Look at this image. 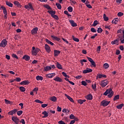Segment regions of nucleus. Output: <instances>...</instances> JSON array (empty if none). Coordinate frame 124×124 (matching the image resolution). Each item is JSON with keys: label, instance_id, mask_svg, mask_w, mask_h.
Instances as JSON below:
<instances>
[{"label": "nucleus", "instance_id": "20e7f679", "mask_svg": "<svg viewBox=\"0 0 124 124\" xmlns=\"http://www.w3.org/2000/svg\"><path fill=\"white\" fill-rule=\"evenodd\" d=\"M1 8L2 9L3 14H4V19H7V11L6 10V8L4 6H1Z\"/></svg>", "mask_w": 124, "mask_h": 124}, {"label": "nucleus", "instance_id": "3c124183", "mask_svg": "<svg viewBox=\"0 0 124 124\" xmlns=\"http://www.w3.org/2000/svg\"><path fill=\"white\" fill-rule=\"evenodd\" d=\"M14 81H16V82H21V78H16V79H14Z\"/></svg>", "mask_w": 124, "mask_h": 124}, {"label": "nucleus", "instance_id": "ea45409f", "mask_svg": "<svg viewBox=\"0 0 124 124\" xmlns=\"http://www.w3.org/2000/svg\"><path fill=\"white\" fill-rule=\"evenodd\" d=\"M51 17H53V18H54V19H55V20H57V21H58L59 20V16H58L57 15H52Z\"/></svg>", "mask_w": 124, "mask_h": 124}, {"label": "nucleus", "instance_id": "a18cd8bd", "mask_svg": "<svg viewBox=\"0 0 124 124\" xmlns=\"http://www.w3.org/2000/svg\"><path fill=\"white\" fill-rule=\"evenodd\" d=\"M103 17L104 21H108V20H109V18L108 17L106 16V15L105 14H104Z\"/></svg>", "mask_w": 124, "mask_h": 124}, {"label": "nucleus", "instance_id": "0e129e2a", "mask_svg": "<svg viewBox=\"0 0 124 124\" xmlns=\"http://www.w3.org/2000/svg\"><path fill=\"white\" fill-rule=\"evenodd\" d=\"M57 109L58 112H61L62 111V108H61L60 107H58Z\"/></svg>", "mask_w": 124, "mask_h": 124}, {"label": "nucleus", "instance_id": "4be33fe9", "mask_svg": "<svg viewBox=\"0 0 124 124\" xmlns=\"http://www.w3.org/2000/svg\"><path fill=\"white\" fill-rule=\"evenodd\" d=\"M118 22H119V18H114L112 21V24H115L116 25V24H117V23H118Z\"/></svg>", "mask_w": 124, "mask_h": 124}, {"label": "nucleus", "instance_id": "680f3d73", "mask_svg": "<svg viewBox=\"0 0 124 124\" xmlns=\"http://www.w3.org/2000/svg\"><path fill=\"white\" fill-rule=\"evenodd\" d=\"M91 31L92 32H96V30L94 28H92Z\"/></svg>", "mask_w": 124, "mask_h": 124}, {"label": "nucleus", "instance_id": "864d4df0", "mask_svg": "<svg viewBox=\"0 0 124 124\" xmlns=\"http://www.w3.org/2000/svg\"><path fill=\"white\" fill-rule=\"evenodd\" d=\"M117 15L119 17H122V16H124V14L122 12H119Z\"/></svg>", "mask_w": 124, "mask_h": 124}, {"label": "nucleus", "instance_id": "cd10ccee", "mask_svg": "<svg viewBox=\"0 0 124 124\" xmlns=\"http://www.w3.org/2000/svg\"><path fill=\"white\" fill-rule=\"evenodd\" d=\"M6 4L8 5V6H9L10 7H13V4L11 3V2L9 1H6Z\"/></svg>", "mask_w": 124, "mask_h": 124}, {"label": "nucleus", "instance_id": "9d476101", "mask_svg": "<svg viewBox=\"0 0 124 124\" xmlns=\"http://www.w3.org/2000/svg\"><path fill=\"white\" fill-rule=\"evenodd\" d=\"M38 31V28L35 27V28H33L31 31V34H36V33H37Z\"/></svg>", "mask_w": 124, "mask_h": 124}, {"label": "nucleus", "instance_id": "5fc2aeb1", "mask_svg": "<svg viewBox=\"0 0 124 124\" xmlns=\"http://www.w3.org/2000/svg\"><path fill=\"white\" fill-rule=\"evenodd\" d=\"M4 101H5V102L6 104H10V103L11 102H10V101L7 100L6 99H5L4 100Z\"/></svg>", "mask_w": 124, "mask_h": 124}, {"label": "nucleus", "instance_id": "7c9ffc66", "mask_svg": "<svg viewBox=\"0 0 124 124\" xmlns=\"http://www.w3.org/2000/svg\"><path fill=\"white\" fill-rule=\"evenodd\" d=\"M47 12L48 13H49V14L51 15V17H52V15H54V14H56V11H54L53 10L48 11Z\"/></svg>", "mask_w": 124, "mask_h": 124}, {"label": "nucleus", "instance_id": "a19ab883", "mask_svg": "<svg viewBox=\"0 0 124 124\" xmlns=\"http://www.w3.org/2000/svg\"><path fill=\"white\" fill-rule=\"evenodd\" d=\"M19 90L21 92H22L26 91V88H25V87L23 86L19 87Z\"/></svg>", "mask_w": 124, "mask_h": 124}, {"label": "nucleus", "instance_id": "39448f33", "mask_svg": "<svg viewBox=\"0 0 124 124\" xmlns=\"http://www.w3.org/2000/svg\"><path fill=\"white\" fill-rule=\"evenodd\" d=\"M108 84H109V82L107 79H105L101 81L100 85L102 88H105V87H106Z\"/></svg>", "mask_w": 124, "mask_h": 124}, {"label": "nucleus", "instance_id": "4c0bfd02", "mask_svg": "<svg viewBox=\"0 0 124 124\" xmlns=\"http://www.w3.org/2000/svg\"><path fill=\"white\" fill-rule=\"evenodd\" d=\"M56 5L58 9H62V5L59 3H56Z\"/></svg>", "mask_w": 124, "mask_h": 124}, {"label": "nucleus", "instance_id": "c756f323", "mask_svg": "<svg viewBox=\"0 0 124 124\" xmlns=\"http://www.w3.org/2000/svg\"><path fill=\"white\" fill-rule=\"evenodd\" d=\"M78 103H79V104H83V103H84V102H86V100H78Z\"/></svg>", "mask_w": 124, "mask_h": 124}, {"label": "nucleus", "instance_id": "052dcab7", "mask_svg": "<svg viewBox=\"0 0 124 124\" xmlns=\"http://www.w3.org/2000/svg\"><path fill=\"white\" fill-rule=\"evenodd\" d=\"M24 7L26 9H28V10H30V9H31V7L29 5H26Z\"/></svg>", "mask_w": 124, "mask_h": 124}, {"label": "nucleus", "instance_id": "f257e3e1", "mask_svg": "<svg viewBox=\"0 0 124 124\" xmlns=\"http://www.w3.org/2000/svg\"><path fill=\"white\" fill-rule=\"evenodd\" d=\"M109 93V94H108ZM104 95H107L109 98H111L113 95H114V92L112 90V88L107 89L106 92L104 93Z\"/></svg>", "mask_w": 124, "mask_h": 124}, {"label": "nucleus", "instance_id": "5701e85b", "mask_svg": "<svg viewBox=\"0 0 124 124\" xmlns=\"http://www.w3.org/2000/svg\"><path fill=\"white\" fill-rule=\"evenodd\" d=\"M50 100L53 101V102H56L57 101V97L56 96H52L50 98Z\"/></svg>", "mask_w": 124, "mask_h": 124}, {"label": "nucleus", "instance_id": "79ce46f5", "mask_svg": "<svg viewBox=\"0 0 124 124\" xmlns=\"http://www.w3.org/2000/svg\"><path fill=\"white\" fill-rule=\"evenodd\" d=\"M67 9L69 12H72V11H73V8L71 6L68 7Z\"/></svg>", "mask_w": 124, "mask_h": 124}, {"label": "nucleus", "instance_id": "473e14b6", "mask_svg": "<svg viewBox=\"0 0 124 124\" xmlns=\"http://www.w3.org/2000/svg\"><path fill=\"white\" fill-rule=\"evenodd\" d=\"M103 67L105 69H108V68H109V64H108V63H105V64H104Z\"/></svg>", "mask_w": 124, "mask_h": 124}, {"label": "nucleus", "instance_id": "c9c22d12", "mask_svg": "<svg viewBox=\"0 0 124 124\" xmlns=\"http://www.w3.org/2000/svg\"><path fill=\"white\" fill-rule=\"evenodd\" d=\"M123 107H124V104H121L116 106L117 109H122Z\"/></svg>", "mask_w": 124, "mask_h": 124}, {"label": "nucleus", "instance_id": "393cba45", "mask_svg": "<svg viewBox=\"0 0 124 124\" xmlns=\"http://www.w3.org/2000/svg\"><path fill=\"white\" fill-rule=\"evenodd\" d=\"M87 98L88 100H92V99H93V95H92V94L87 95Z\"/></svg>", "mask_w": 124, "mask_h": 124}, {"label": "nucleus", "instance_id": "ddd939ff", "mask_svg": "<svg viewBox=\"0 0 124 124\" xmlns=\"http://www.w3.org/2000/svg\"><path fill=\"white\" fill-rule=\"evenodd\" d=\"M54 57H58V56H59V55L61 54V51L60 50H54Z\"/></svg>", "mask_w": 124, "mask_h": 124}, {"label": "nucleus", "instance_id": "37998d69", "mask_svg": "<svg viewBox=\"0 0 124 124\" xmlns=\"http://www.w3.org/2000/svg\"><path fill=\"white\" fill-rule=\"evenodd\" d=\"M96 25H98V21L97 20H95L92 25L93 27H95Z\"/></svg>", "mask_w": 124, "mask_h": 124}, {"label": "nucleus", "instance_id": "774afa93", "mask_svg": "<svg viewBox=\"0 0 124 124\" xmlns=\"http://www.w3.org/2000/svg\"><path fill=\"white\" fill-rule=\"evenodd\" d=\"M20 123H21L22 124H25L26 123L25 122V120L21 119V120L20 121Z\"/></svg>", "mask_w": 124, "mask_h": 124}, {"label": "nucleus", "instance_id": "69168bd1", "mask_svg": "<svg viewBox=\"0 0 124 124\" xmlns=\"http://www.w3.org/2000/svg\"><path fill=\"white\" fill-rule=\"evenodd\" d=\"M13 112V114H16V112H17L18 109H15L13 110H12Z\"/></svg>", "mask_w": 124, "mask_h": 124}, {"label": "nucleus", "instance_id": "f704fd0d", "mask_svg": "<svg viewBox=\"0 0 124 124\" xmlns=\"http://www.w3.org/2000/svg\"><path fill=\"white\" fill-rule=\"evenodd\" d=\"M99 78L100 79L101 78H106L107 77L106 75H101V74H98Z\"/></svg>", "mask_w": 124, "mask_h": 124}, {"label": "nucleus", "instance_id": "412c9836", "mask_svg": "<svg viewBox=\"0 0 124 124\" xmlns=\"http://www.w3.org/2000/svg\"><path fill=\"white\" fill-rule=\"evenodd\" d=\"M56 66L59 69H62V64L59 63V62H57Z\"/></svg>", "mask_w": 124, "mask_h": 124}, {"label": "nucleus", "instance_id": "0eeeda50", "mask_svg": "<svg viewBox=\"0 0 124 124\" xmlns=\"http://www.w3.org/2000/svg\"><path fill=\"white\" fill-rule=\"evenodd\" d=\"M7 45V41L6 39H4L0 44V47H5Z\"/></svg>", "mask_w": 124, "mask_h": 124}, {"label": "nucleus", "instance_id": "e433bc0d", "mask_svg": "<svg viewBox=\"0 0 124 124\" xmlns=\"http://www.w3.org/2000/svg\"><path fill=\"white\" fill-rule=\"evenodd\" d=\"M72 38L74 41H76V42H79L80 40L78 38H76L74 36H72Z\"/></svg>", "mask_w": 124, "mask_h": 124}, {"label": "nucleus", "instance_id": "f8f14e48", "mask_svg": "<svg viewBox=\"0 0 124 124\" xmlns=\"http://www.w3.org/2000/svg\"><path fill=\"white\" fill-rule=\"evenodd\" d=\"M69 21L71 24L72 27H77V24L74 22V20H70Z\"/></svg>", "mask_w": 124, "mask_h": 124}, {"label": "nucleus", "instance_id": "2eb2a0df", "mask_svg": "<svg viewBox=\"0 0 124 124\" xmlns=\"http://www.w3.org/2000/svg\"><path fill=\"white\" fill-rule=\"evenodd\" d=\"M54 81L56 82H62V79L61 78L57 77L55 78L54 79Z\"/></svg>", "mask_w": 124, "mask_h": 124}, {"label": "nucleus", "instance_id": "49530a36", "mask_svg": "<svg viewBox=\"0 0 124 124\" xmlns=\"http://www.w3.org/2000/svg\"><path fill=\"white\" fill-rule=\"evenodd\" d=\"M17 112V115L18 116H21V115H22V114H23V111L22 110H19L16 111Z\"/></svg>", "mask_w": 124, "mask_h": 124}, {"label": "nucleus", "instance_id": "bb28decb", "mask_svg": "<svg viewBox=\"0 0 124 124\" xmlns=\"http://www.w3.org/2000/svg\"><path fill=\"white\" fill-rule=\"evenodd\" d=\"M43 115H44V116L43 117V118H46L48 117V112L46 111H43L42 112Z\"/></svg>", "mask_w": 124, "mask_h": 124}, {"label": "nucleus", "instance_id": "72a5a7b5", "mask_svg": "<svg viewBox=\"0 0 124 124\" xmlns=\"http://www.w3.org/2000/svg\"><path fill=\"white\" fill-rule=\"evenodd\" d=\"M36 78L37 81H39L40 80H41V81H42V80H43V77L41 76H37Z\"/></svg>", "mask_w": 124, "mask_h": 124}, {"label": "nucleus", "instance_id": "a878e982", "mask_svg": "<svg viewBox=\"0 0 124 124\" xmlns=\"http://www.w3.org/2000/svg\"><path fill=\"white\" fill-rule=\"evenodd\" d=\"M111 43L112 45H114L115 44H117V43H119V39L114 40L113 41H112Z\"/></svg>", "mask_w": 124, "mask_h": 124}, {"label": "nucleus", "instance_id": "4468645a", "mask_svg": "<svg viewBox=\"0 0 124 124\" xmlns=\"http://www.w3.org/2000/svg\"><path fill=\"white\" fill-rule=\"evenodd\" d=\"M64 95L65 96L67 97V98H68V99H69V100H70L71 102H73V103H74V100L72 98H71V97H70L69 95H67V94H64Z\"/></svg>", "mask_w": 124, "mask_h": 124}, {"label": "nucleus", "instance_id": "603ef678", "mask_svg": "<svg viewBox=\"0 0 124 124\" xmlns=\"http://www.w3.org/2000/svg\"><path fill=\"white\" fill-rule=\"evenodd\" d=\"M64 13L67 16H69L70 17H71V15H69V14L68 13V12L67 11H64Z\"/></svg>", "mask_w": 124, "mask_h": 124}, {"label": "nucleus", "instance_id": "2f4dec72", "mask_svg": "<svg viewBox=\"0 0 124 124\" xmlns=\"http://www.w3.org/2000/svg\"><path fill=\"white\" fill-rule=\"evenodd\" d=\"M46 42L48 44H50V45H52V46H53V45H54V43H53L52 42H51L50 41L48 40V39H46Z\"/></svg>", "mask_w": 124, "mask_h": 124}, {"label": "nucleus", "instance_id": "b1692460", "mask_svg": "<svg viewBox=\"0 0 124 124\" xmlns=\"http://www.w3.org/2000/svg\"><path fill=\"white\" fill-rule=\"evenodd\" d=\"M44 7H45V8H46V9H48V10H52V8L49 6L48 4H45L43 5Z\"/></svg>", "mask_w": 124, "mask_h": 124}, {"label": "nucleus", "instance_id": "a211bd4d", "mask_svg": "<svg viewBox=\"0 0 124 124\" xmlns=\"http://www.w3.org/2000/svg\"><path fill=\"white\" fill-rule=\"evenodd\" d=\"M44 71L47 72L49 71V70H51L52 69V67L50 66H47L44 68Z\"/></svg>", "mask_w": 124, "mask_h": 124}, {"label": "nucleus", "instance_id": "de8ad7c7", "mask_svg": "<svg viewBox=\"0 0 124 124\" xmlns=\"http://www.w3.org/2000/svg\"><path fill=\"white\" fill-rule=\"evenodd\" d=\"M62 74L63 76H64V77H66V78H69V76H68L67 75H66V73H65L64 72H62Z\"/></svg>", "mask_w": 124, "mask_h": 124}, {"label": "nucleus", "instance_id": "f03ea898", "mask_svg": "<svg viewBox=\"0 0 124 124\" xmlns=\"http://www.w3.org/2000/svg\"><path fill=\"white\" fill-rule=\"evenodd\" d=\"M39 51H40V49L38 48H35V47L33 46L32 48V55L33 56H36L37 54L39 52Z\"/></svg>", "mask_w": 124, "mask_h": 124}, {"label": "nucleus", "instance_id": "09e8293b", "mask_svg": "<svg viewBox=\"0 0 124 124\" xmlns=\"http://www.w3.org/2000/svg\"><path fill=\"white\" fill-rule=\"evenodd\" d=\"M62 112L63 113H69V112H70V111H69V110L67 109L66 108H64L62 109Z\"/></svg>", "mask_w": 124, "mask_h": 124}, {"label": "nucleus", "instance_id": "c03bdc74", "mask_svg": "<svg viewBox=\"0 0 124 124\" xmlns=\"http://www.w3.org/2000/svg\"><path fill=\"white\" fill-rule=\"evenodd\" d=\"M102 31H103V30H102V29H101V28L99 27L98 28L97 32H98V33H101Z\"/></svg>", "mask_w": 124, "mask_h": 124}, {"label": "nucleus", "instance_id": "8fccbe9b", "mask_svg": "<svg viewBox=\"0 0 124 124\" xmlns=\"http://www.w3.org/2000/svg\"><path fill=\"white\" fill-rule=\"evenodd\" d=\"M69 119H70L71 120H73L75 119V116H74V115L72 114L70 115Z\"/></svg>", "mask_w": 124, "mask_h": 124}, {"label": "nucleus", "instance_id": "bf43d9fd", "mask_svg": "<svg viewBox=\"0 0 124 124\" xmlns=\"http://www.w3.org/2000/svg\"><path fill=\"white\" fill-rule=\"evenodd\" d=\"M81 84L83 86H87V82L84 80L81 81Z\"/></svg>", "mask_w": 124, "mask_h": 124}, {"label": "nucleus", "instance_id": "4d7b16f0", "mask_svg": "<svg viewBox=\"0 0 124 124\" xmlns=\"http://www.w3.org/2000/svg\"><path fill=\"white\" fill-rule=\"evenodd\" d=\"M12 57H13V58H15V59H16L17 60H18V59H19L18 56H17V55L15 54H13Z\"/></svg>", "mask_w": 124, "mask_h": 124}, {"label": "nucleus", "instance_id": "6e6552de", "mask_svg": "<svg viewBox=\"0 0 124 124\" xmlns=\"http://www.w3.org/2000/svg\"><path fill=\"white\" fill-rule=\"evenodd\" d=\"M12 121L15 123L16 124H19V122L20 121V120L18 119L17 117L13 116L12 118Z\"/></svg>", "mask_w": 124, "mask_h": 124}, {"label": "nucleus", "instance_id": "e2e57ef3", "mask_svg": "<svg viewBox=\"0 0 124 124\" xmlns=\"http://www.w3.org/2000/svg\"><path fill=\"white\" fill-rule=\"evenodd\" d=\"M29 6H30V8L32 10H34V9H33V7H32V5H31V3H29Z\"/></svg>", "mask_w": 124, "mask_h": 124}, {"label": "nucleus", "instance_id": "9b49d317", "mask_svg": "<svg viewBox=\"0 0 124 124\" xmlns=\"http://www.w3.org/2000/svg\"><path fill=\"white\" fill-rule=\"evenodd\" d=\"M93 72V69L87 68V69L83 70V73L84 74H86V73H90V72Z\"/></svg>", "mask_w": 124, "mask_h": 124}, {"label": "nucleus", "instance_id": "7ed1b4c3", "mask_svg": "<svg viewBox=\"0 0 124 124\" xmlns=\"http://www.w3.org/2000/svg\"><path fill=\"white\" fill-rule=\"evenodd\" d=\"M87 58L88 59L89 62H91V64L90 65V66H91V67H96V64H95V62H94V61H93V59L90 58V57H87Z\"/></svg>", "mask_w": 124, "mask_h": 124}, {"label": "nucleus", "instance_id": "c85d7f7f", "mask_svg": "<svg viewBox=\"0 0 124 124\" xmlns=\"http://www.w3.org/2000/svg\"><path fill=\"white\" fill-rule=\"evenodd\" d=\"M119 99H120V95L118 94L114 96L113 98V101H116V100H118Z\"/></svg>", "mask_w": 124, "mask_h": 124}, {"label": "nucleus", "instance_id": "423d86ee", "mask_svg": "<svg viewBox=\"0 0 124 124\" xmlns=\"http://www.w3.org/2000/svg\"><path fill=\"white\" fill-rule=\"evenodd\" d=\"M101 104L102 105V106H103V107H105L106 106H107L110 104V101L104 100L101 102Z\"/></svg>", "mask_w": 124, "mask_h": 124}, {"label": "nucleus", "instance_id": "338daca9", "mask_svg": "<svg viewBox=\"0 0 124 124\" xmlns=\"http://www.w3.org/2000/svg\"><path fill=\"white\" fill-rule=\"evenodd\" d=\"M58 124H65V123H64L62 121H60L58 122Z\"/></svg>", "mask_w": 124, "mask_h": 124}, {"label": "nucleus", "instance_id": "aec40b11", "mask_svg": "<svg viewBox=\"0 0 124 124\" xmlns=\"http://www.w3.org/2000/svg\"><path fill=\"white\" fill-rule=\"evenodd\" d=\"M14 4H15V5H16L17 7H20V8L22 7V6H21V4H20V3H19V2H18L17 1H15L14 2Z\"/></svg>", "mask_w": 124, "mask_h": 124}, {"label": "nucleus", "instance_id": "6ab92c4d", "mask_svg": "<svg viewBox=\"0 0 124 124\" xmlns=\"http://www.w3.org/2000/svg\"><path fill=\"white\" fill-rule=\"evenodd\" d=\"M22 59L23 60H25V61H30V59H31V57H30V56H29V55H24Z\"/></svg>", "mask_w": 124, "mask_h": 124}, {"label": "nucleus", "instance_id": "1a4fd4ad", "mask_svg": "<svg viewBox=\"0 0 124 124\" xmlns=\"http://www.w3.org/2000/svg\"><path fill=\"white\" fill-rule=\"evenodd\" d=\"M45 49L47 53H50L51 52V47L47 44L45 45Z\"/></svg>", "mask_w": 124, "mask_h": 124}, {"label": "nucleus", "instance_id": "58836bf2", "mask_svg": "<svg viewBox=\"0 0 124 124\" xmlns=\"http://www.w3.org/2000/svg\"><path fill=\"white\" fill-rule=\"evenodd\" d=\"M48 75H50V76H47L48 78H53V77H54V76L56 75V74L55 73L49 74Z\"/></svg>", "mask_w": 124, "mask_h": 124}, {"label": "nucleus", "instance_id": "13d9d810", "mask_svg": "<svg viewBox=\"0 0 124 124\" xmlns=\"http://www.w3.org/2000/svg\"><path fill=\"white\" fill-rule=\"evenodd\" d=\"M47 106H48V104H44L41 105V107H42V108H45V107H47Z\"/></svg>", "mask_w": 124, "mask_h": 124}, {"label": "nucleus", "instance_id": "f3484780", "mask_svg": "<svg viewBox=\"0 0 124 124\" xmlns=\"http://www.w3.org/2000/svg\"><path fill=\"white\" fill-rule=\"evenodd\" d=\"M30 81L29 80H24L20 82V85H29Z\"/></svg>", "mask_w": 124, "mask_h": 124}, {"label": "nucleus", "instance_id": "dca6fc26", "mask_svg": "<svg viewBox=\"0 0 124 124\" xmlns=\"http://www.w3.org/2000/svg\"><path fill=\"white\" fill-rule=\"evenodd\" d=\"M51 37H52L53 40H56V41H60L61 40V38L54 35H51Z\"/></svg>", "mask_w": 124, "mask_h": 124}, {"label": "nucleus", "instance_id": "6e6d98bb", "mask_svg": "<svg viewBox=\"0 0 124 124\" xmlns=\"http://www.w3.org/2000/svg\"><path fill=\"white\" fill-rule=\"evenodd\" d=\"M92 89L93 90H96V84H92Z\"/></svg>", "mask_w": 124, "mask_h": 124}]
</instances>
